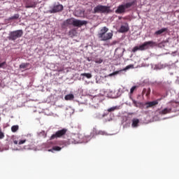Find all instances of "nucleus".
Wrapping results in <instances>:
<instances>
[{
	"instance_id": "nucleus-12",
	"label": "nucleus",
	"mask_w": 179,
	"mask_h": 179,
	"mask_svg": "<svg viewBox=\"0 0 179 179\" xmlns=\"http://www.w3.org/2000/svg\"><path fill=\"white\" fill-rule=\"evenodd\" d=\"M160 100L161 99H157L155 101L146 102L145 103L146 108H150V107H155V106H157V104H159V101H160Z\"/></svg>"
},
{
	"instance_id": "nucleus-10",
	"label": "nucleus",
	"mask_w": 179,
	"mask_h": 179,
	"mask_svg": "<svg viewBox=\"0 0 179 179\" xmlns=\"http://www.w3.org/2000/svg\"><path fill=\"white\" fill-rule=\"evenodd\" d=\"M127 31H129V25L128 23L125 22L123 25H121L119 32L120 33H127Z\"/></svg>"
},
{
	"instance_id": "nucleus-21",
	"label": "nucleus",
	"mask_w": 179,
	"mask_h": 179,
	"mask_svg": "<svg viewBox=\"0 0 179 179\" xmlns=\"http://www.w3.org/2000/svg\"><path fill=\"white\" fill-rule=\"evenodd\" d=\"M169 104L172 106V107H178V106H179V103L177 101H171L169 103Z\"/></svg>"
},
{
	"instance_id": "nucleus-6",
	"label": "nucleus",
	"mask_w": 179,
	"mask_h": 179,
	"mask_svg": "<svg viewBox=\"0 0 179 179\" xmlns=\"http://www.w3.org/2000/svg\"><path fill=\"white\" fill-rule=\"evenodd\" d=\"M111 10L110 6L98 5L94 8V13H110Z\"/></svg>"
},
{
	"instance_id": "nucleus-32",
	"label": "nucleus",
	"mask_w": 179,
	"mask_h": 179,
	"mask_svg": "<svg viewBox=\"0 0 179 179\" xmlns=\"http://www.w3.org/2000/svg\"><path fill=\"white\" fill-rule=\"evenodd\" d=\"M5 138V134L2 131H0V139H3Z\"/></svg>"
},
{
	"instance_id": "nucleus-31",
	"label": "nucleus",
	"mask_w": 179,
	"mask_h": 179,
	"mask_svg": "<svg viewBox=\"0 0 179 179\" xmlns=\"http://www.w3.org/2000/svg\"><path fill=\"white\" fill-rule=\"evenodd\" d=\"M118 73H120V71H115L109 74V76H114V75H118Z\"/></svg>"
},
{
	"instance_id": "nucleus-3",
	"label": "nucleus",
	"mask_w": 179,
	"mask_h": 179,
	"mask_svg": "<svg viewBox=\"0 0 179 179\" xmlns=\"http://www.w3.org/2000/svg\"><path fill=\"white\" fill-rule=\"evenodd\" d=\"M66 24H71L74 26L75 27H82V26H85L87 24V21L86 20H76L73 17H71L70 19H67L65 22Z\"/></svg>"
},
{
	"instance_id": "nucleus-30",
	"label": "nucleus",
	"mask_w": 179,
	"mask_h": 179,
	"mask_svg": "<svg viewBox=\"0 0 179 179\" xmlns=\"http://www.w3.org/2000/svg\"><path fill=\"white\" fill-rule=\"evenodd\" d=\"M27 142V140H21L19 141L18 145H23V143H26Z\"/></svg>"
},
{
	"instance_id": "nucleus-24",
	"label": "nucleus",
	"mask_w": 179,
	"mask_h": 179,
	"mask_svg": "<svg viewBox=\"0 0 179 179\" xmlns=\"http://www.w3.org/2000/svg\"><path fill=\"white\" fill-rule=\"evenodd\" d=\"M20 17V15L19 14H15L13 16L10 17V20H15Z\"/></svg>"
},
{
	"instance_id": "nucleus-35",
	"label": "nucleus",
	"mask_w": 179,
	"mask_h": 179,
	"mask_svg": "<svg viewBox=\"0 0 179 179\" xmlns=\"http://www.w3.org/2000/svg\"><path fill=\"white\" fill-rule=\"evenodd\" d=\"M13 142H14L15 145H17V141H14Z\"/></svg>"
},
{
	"instance_id": "nucleus-16",
	"label": "nucleus",
	"mask_w": 179,
	"mask_h": 179,
	"mask_svg": "<svg viewBox=\"0 0 179 179\" xmlns=\"http://www.w3.org/2000/svg\"><path fill=\"white\" fill-rule=\"evenodd\" d=\"M65 100L68 101V100H73V99H75V96H73V94H67L64 96Z\"/></svg>"
},
{
	"instance_id": "nucleus-5",
	"label": "nucleus",
	"mask_w": 179,
	"mask_h": 179,
	"mask_svg": "<svg viewBox=\"0 0 179 179\" xmlns=\"http://www.w3.org/2000/svg\"><path fill=\"white\" fill-rule=\"evenodd\" d=\"M22 36H23V30L18 29V30H15L10 32L8 38L10 41H15L17 40V38H20V37H22Z\"/></svg>"
},
{
	"instance_id": "nucleus-33",
	"label": "nucleus",
	"mask_w": 179,
	"mask_h": 179,
	"mask_svg": "<svg viewBox=\"0 0 179 179\" xmlns=\"http://www.w3.org/2000/svg\"><path fill=\"white\" fill-rule=\"evenodd\" d=\"M132 101H133V104H134V106L138 107V102L134 99H132Z\"/></svg>"
},
{
	"instance_id": "nucleus-14",
	"label": "nucleus",
	"mask_w": 179,
	"mask_h": 179,
	"mask_svg": "<svg viewBox=\"0 0 179 179\" xmlns=\"http://www.w3.org/2000/svg\"><path fill=\"white\" fill-rule=\"evenodd\" d=\"M138 125H139V119L134 118L132 120L131 127L133 128H136L138 127Z\"/></svg>"
},
{
	"instance_id": "nucleus-1",
	"label": "nucleus",
	"mask_w": 179,
	"mask_h": 179,
	"mask_svg": "<svg viewBox=\"0 0 179 179\" xmlns=\"http://www.w3.org/2000/svg\"><path fill=\"white\" fill-rule=\"evenodd\" d=\"M108 28L107 27H102L98 33V38H100L101 41H108L113 38V32H108Z\"/></svg>"
},
{
	"instance_id": "nucleus-13",
	"label": "nucleus",
	"mask_w": 179,
	"mask_h": 179,
	"mask_svg": "<svg viewBox=\"0 0 179 179\" xmlns=\"http://www.w3.org/2000/svg\"><path fill=\"white\" fill-rule=\"evenodd\" d=\"M36 5V2L31 0H27L25 3V8L27 9H29V8H35Z\"/></svg>"
},
{
	"instance_id": "nucleus-2",
	"label": "nucleus",
	"mask_w": 179,
	"mask_h": 179,
	"mask_svg": "<svg viewBox=\"0 0 179 179\" xmlns=\"http://www.w3.org/2000/svg\"><path fill=\"white\" fill-rule=\"evenodd\" d=\"M136 3V0H134L131 2H127L126 3L119 5L115 12L117 15L125 13V12L128 11V9H129L131 6H134Z\"/></svg>"
},
{
	"instance_id": "nucleus-4",
	"label": "nucleus",
	"mask_w": 179,
	"mask_h": 179,
	"mask_svg": "<svg viewBox=\"0 0 179 179\" xmlns=\"http://www.w3.org/2000/svg\"><path fill=\"white\" fill-rule=\"evenodd\" d=\"M155 44L156 43L153 41H146L140 46H135L132 49V52H136V51H145V50H148V48H149V46L153 47Z\"/></svg>"
},
{
	"instance_id": "nucleus-17",
	"label": "nucleus",
	"mask_w": 179,
	"mask_h": 179,
	"mask_svg": "<svg viewBox=\"0 0 179 179\" xmlns=\"http://www.w3.org/2000/svg\"><path fill=\"white\" fill-rule=\"evenodd\" d=\"M80 76H85L87 79H91L92 76L90 73H83L80 74Z\"/></svg>"
},
{
	"instance_id": "nucleus-22",
	"label": "nucleus",
	"mask_w": 179,
	"mask_h": 179,
	"mask_svg": "<svg viewBox=\"0 0 179 179\" xmlns=\"http://www.w3.org/2000/svg\"><path fill=\"white\" fill-rule=\"evenodd\" d=\"M19 129V126L18 125H14L11 127V131L12 132H17Z\"/></svg>"
},
{
	"instance_id": "nucleus-37",
	"label": "nucleus",
	"mask_w": 179,
	"mask_h": 179,
	"mask_svg": "<svg viewBox=\"0 0 179 179\" xmlns=\"http://www.w3.org/2000/svg\"><path fill=\"white\" fill-rule=\"evenodd\" d=\"M49 152H52V150H49Z\"/></svg>"
},
{
	"instance_id": "nucleus-18",
	"label": "nucleus",
	"mask_w": 179,
	"mask_h": 179,
	"mask_svg": "<svg viewBox=\"0 0 179 179\" xmlns=\"http://www.w3.org/2000/svg\"><path fill=\"white\" fill-rule=\"evenodd\" d=\"M142 94H145V96H149V94H150V88H148V89L144 88L143 90Z\"/></svg>"
},
{
	"instance_id": "nucleus-25",
	"label": "nucleus",
	"mask_w": 179,
	"mask_h": 179,
	"mask_svg": "<svg viewBox=\"0 0 179 179\" xmlns=\"http://www.w3.org/2000/svg\"><path fill=\"white\" fill-rule=\"evenodd\" d=\"M108 96L111 99H114V92L113 91H108Z\"/></svg>"
},
{
	"instance_id": "nucleus-34",
	"label": "nucleus",
	"mask_w": 179,
	"mask_h": 179,
	"mask_svg": "<svg viewBox=\"0 0 179 179\" xmlns=\"http://www.w3.org/2000/svg\"><path fill=\"white\" fill-rule=\"evenodd\" d=\"M99 135H104V131H99Z\"/></svg>"
},
{
	"instance_id": "nucleus-8",
	"label": "nucleus",
	"mask_w": 179,
	"mask_h": 179,
	"mask_svg": "<svg viewBox=\"0 0 179 179\" xmlns=\"http://www.w3.org/2000/svg\"><path fill=\"white\" fill-rule=\"evenodd\" d=\"M66 145H72L78 143V136L76 134H70L67 136V140L64 141Z\"/></svg>"
},
{
	"instance_id": "nucleus-29",
	"label": "nucleus",
	"mask_w": 179,
	"mask_h": 179,
	"mask_svg": "<svg viewBox=\"0 0 179 179\" xmlns=\"http://www.w3.org/2000/svg\"><path fill=\"white\" fill-rule=\"evenodd\" d=\"M117 109V107H112V108H110L108 111L109 113H111V111H115V110Z\"/></svg>"
},
{
	"instance_id": "nucleus-36",
	"label": "nucleus",
	"mask_w": 179,
	"mask_h": 179,
	"mask_svg": "<svg viewBox=\"0 0 179 179\" xmlns=\"http://www.w3.org/2000/svg\"><path fill=\"white\" fill-rule=\"evenodd\" d=\"M101 62H103V60L99 61V64H101Z\"/></svg>"
},
{
	"instance_id": "nucleus-7",
	"label": "nucleus",
	"mask_w": 179,
	"mask_h": 179,
	"mask_svg": "<svg viewBox=\"0 0 179 179\" xmlns=\"http://www.w3.org/2000/svg\"><path fill=\"white\" fill-rule=\"evenodd\" d=\"M66 132H68L67 129H62L61 130H58L55 132V134H52L50 136V140L52 141L54 139H57V138H62L63 136H65Z\"/></svg>"
},
{
	"instance_id": "nucleus-23",
	"label": "nucleus",
	"mask_w": 179,
	"mask_h": 179,
	"mask_svg": "<svg viewBox=\"0 0 179 179\" xmlns=\"http://www.w3.org/2000/svg\"><path fill=\"white\" fill-rule=\"evenodd\" d=\"M62 150V148L59 146H53L52 150H55L56 152H59Z\"/></svg>"
},
{
	"instance_id": "nucleus-38",
	"label": "nucleus",
	"mask_w": 179,
	"mask_h": 179,
	"mask_svg": "<svg viewBox=\"0 0 179 179\" xmlns=\"http://www.w3.org/2000/svg\"><path fill=\"white\" fill-rule=\"evenodd\" d=\"M0 121H1V117H0Z\"/></svg>"
},
{
	"instance_id": "nucleus-9",
	"label": "nucleus",
	"mask_w": 179,
	"mask_h": 179,
	"mask_svg": "<svg viewBox=\"0 0 179 179\" xmlns=\"http://www.w3.org/2000/svg\"><path fill=\"white\" fill-rule=\"evenodd\" d=\"M64 10V6L62 4L54 5L51 10H49L50 13H57V12H62Z\"/></svg>"
},
{
	"instance_id": "nucleus-20",
	"label": "nucleus",
	"mask_w": 179,
	"mask_h": 179,
	"mask_svg": "<svg viewBox=\"0 0 179 179\" xmlns=\"http://www.w3.org/2000/svg\"><path fill=\"white\" fill-rule=\"evenodd\" d=\"M29 63H22L20 65V69H26V68H27V66H29Z\"/></svg>"
},
{
	"instance_id": "nucleus-28",
	"label": "nucleus",
	"mask_w": 179,
	"mask_h": 179,
	"mask_svg": "<svg viewBox=\"0 0 179 179\" xmlns=\"http://www.w3.org/2000/svg\"><path fill=\"white\" fill-rule=\"evenodd\" d=\"M6 66V62H3L2 63H0V68H3Z\"/></svg>"
},
{
	"instance_id": "nucleus-26",
	"label": "nucleus",
	"mask_w": 179,
	"mask_h": 179,
	"mask_svg": "<svg viewBox=\"0 0 179 179\" xmlns=\"http://www.w3.org/2000/svg\"><path fill=\"white\" fill-rule=\"evenodd\" d=\"M134 68V64H129L128 66H127L123 71H128V69H131Z\"/></svg>"
},
{
	"instance_id": "nucleus-15",
	"label": "nucleus",
	"mask_w": 179,
	"mask_h": 179,
	"mask_svg": "<svg viewBox=\"0 0 179 179\" xmlns=\"http://www.w3.org/2000/svg\"><path fill=\"white\" fill-rule=\"evenodd\" d=\"M167 28H162L158 31H156L155 32V36H160V34H163V33H165V31H167Z\"/></svg>"
},
{
	"instance_id": "nucleus-19",
	"label": "nucleus",
	"mask_w": 179,
	"mask_h": 179,
	"mask_svg": "<svg viewBox=\"0 0 179 179\" xmlns=\"http://www.w3.org/2000/svg\"><path fill=\"white\" fill-rule=\"evenodd\" d=\"M34 145V142L33 141L28 142L27 145L24 146V149H30L32 146Z\"/></svg>"
},
{
	"instance_id": "nucleus-11",
	"label": "nucleus",
	"mask_w": 179,
	"mask_h": 179,
	"mask_svg": "<svg viewBox=\"0 0 179 179\" xmlns=\"http://www.w3.org/2000/svg\"><path fill=\"white\" fill-rule=\"evenodd\" d=\"M173 108L171 107L165 108L161 110H159V114L160 115H166V114H170Z\"/></svg>"
},
{
	"instance_id": "nucleus-27",
	"label": "nucleus",
	"mask_w": 179,
	"mask_h": 179,
	"mask_svg": "<svg viewBox=\"0 0 179 179\" xmlns=\"http://www.w3.org/2000/svg\"><path fill=\"white\" fill-rule=\"evenodd\" d=\"M136 86H133L131 90H130V94H133L134 92H135V90H136Z\"/></svg>"
}]
</instances>
